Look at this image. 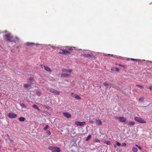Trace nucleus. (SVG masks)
<instances>
[{
    "label": "nucleus",
    "instance_id": "1",
    "mask_svg": "<svg viewBox=\"0 0 152 152\" xmlns=\"http://www.w3.org/2000/svg\"><path fill=\"white\" fill-rule=\"evenodd\" d=\"M5 36L6 37L7 40L10 42H18V37L13 36L10 33H8L5 35Z\"/></svg>",
    "mask_w": 152,
    "mask_h": 152
},
{
    "label": "nucleus",
    "instance_id": "2",
    "mask_svg": "<svg viewBox=\"0 0 152 152\" xmlns=\"http://www.w3.org/2000/svg\"><path fill=\"white\" fill-rule=\"evenodd\" d=\"M46 89L47 90L53 93L55 95H59L60 94L59 91L49 87H46Z\"/></svg>",
    "mask_w": 152,
    "mask_h": 152
},
{
    "label": "nucleus",
    "instance_id": "3",
    "mask_svg": "<svg viewBox=\"0 0 152 152\" xmlns=\"http://www.w3.org/2000/svg\"><path fill=\"white\" fill-rule=\"evenodd\" d=\"M134 120L140 123L144 124L146 123V121L141 117H136L134 118Z\"/></svg>",
    "mask_w": 152,
    "mask_h": 152
},
{
    "label": "nucleus",
    "instance_id": "4",
    "mask_svg": "<svg viewBox=\"0 0 152 152\" xmlns=\"http://www.w3.org/2000/svg\"><path fill=\"white\" fill-rule=\"evenodd\" d=\"M115 118L116 119L119 120L120 122L123 123L126 122V118L124 117H116Z\"/></svg>",
    "mask_w": 152,
    "mask_h": 152
},
{
    "label": "nucleus",
    "instance_id": "5",
    "mask_svg": "<svg viewBox=\"0 0 152 152\" xmlns=\"http://www.w3.org/2000/svg\"><path fill=\"white\" fill-rule=\"evenodd\" d=\"M58 53L63 55H65L67 53H69V54H70L71 53L66 50L65 49H61L60 50V51L58 52Z\"/></svg>",
    "mask_w": 152,
    "mask_h": 152
},
{
    "label": "nucleus",
    "instance_id": "6",
    "mask_svg": "<svg viewBox=\"0 0 152 152\" xmlns=\"http://www.w3.org/2000/svg\"><path fill=\"white\" fill-rule=\"evenodd\" d=\"M86 124V123L85 122H81L77 121L75 122V125L77 126H82L85 125Z\"/></svg>",
    "mask_w": 152,
    "mask_h": 152
},
{
    "label": "nucleus",
    "instance_id": "7",
    "mask_svg": "<svg viewBox=\"0 0 152 152\" xmlns=\"http://www.w3.org/2000/svg\"><path fill=\"white\" fill-rule=\"evenodd\" d=\"M8 116L10 118H16L17 117V115L13 113H10L8 114Z\"/></svg>",
    "mask_w": 152,
    "mask_h": 152
},
{
    "label": "nucleus",
    "instance_id": "8",
    "mask_svg": "<svg viewBox=\"0 0 152 152\" xmlns=\"http://www.w3.org/2000/svg\"><path fill=\"white\" fill-rule=\"evenodd\" d=\"M71 76L70 74L69 73H63L61 75V78L69 77Z\"/></svg>",
    "mask_w": 152,
    "mask_h": 152
},
{
    "label": "nucleus",
    "instance_id": "9",
    "mask_svg": "<svg viewBox=\"0 0 152 152\" xmlns=\"http://www.w3.org/2000/svg\"><path fill=\"white\" fill-rule=\"evenodd\" d=\"M63 72H66L70 74L72 71V69H63L62 70Z\"/></svg>",
    "mask_w": 152,
    "mask_h": 152
},
{
    "label": "nucleus",
    "instance_id": "10",
    "mask_svg": "<svg viewBox=\"0 0 152 152\" xmlns=\"http://www.w3.org/2000/svg\"><path fill=\"white\" fill-rule=\"evenodd\" d=\"M126 124H127L129 126H133L134 125L135 122L133 121L129 122L126 121Z\"/></svg>",
    "mask_w": 152,
    "mask_h": 152
},
{
    "label": "nucleus",
    "instance_id": "11",
    "mask_svg": "<svg viewBox=\"0 0 152 152\" xmlns=\"http://www.w3.org/2000/svg\"><path fill=\"white\" fill-rule=\"evenodd\" d=\"M63 115L64 116L67 118H70L71 117V115L68 113H64Z\"/></svg>",
    "mask_w": 152,
    "mask_h": 152
},
{
    "label": "nucleus",
    "instance_id": "12",
    "mask_svg": "<svg viewBox=\"0 0 152 152\" xmlns=\"http://www.w3.org/2000/svg\"><path fill=\"white\" fill-rule=\"evenodd\" d=\"M60 151L61 150L59 148L56 147L52 152H60Z\"/></svg>",
    "mask_w": 152,
    "mask_h": 152
},
{
    "label": "nucleus",
    "instance_id": "13",
    "mask_svg": "<svg viewBox=\"0 0 152 152\" xmlns=\"http://www.w3.org/2000/svg\"><path fill=\"white\" fill-rule=\"evenodd\" d=\"M96 124L98 125H102V122L100 120H96Z\"/></svg>",
    "mask_w": 152,
    "mask_h": 152
},
{
    "label": "nucleus",
    "instance_id": "14",
    "mask_svg": "<svg viewBox=\"0 0 152 152\" xmlns=\"http://www.w3.org/2000/svg\"><path fill=\"white\" fill-rule=\"evenodd\" d=\"M32 107L34 108L37 110L38 111H40V109H39L38 108V106H37V105L34 104L33 105Z\"/></svg>",
    "mask_w": 152,
    "mask_h": 152
},
{
    "label": "nucleus",
    "instance_id": "15",
    "mask_svg": "<svg viewBox=\"0 0 152 152\" xmlns=\"http://www.w3.org/2000/svg\"><path fill=\"white\" fill-rule=\"evenodd\" d=\"M24 86L25 88H28L31 86V85L28 84H25L24 85Z\"/></svg>",
    "mask_w": 152,
    "mask_h": 152
},
{
    "label": "nucleus",
    "instance_id": "16",
    "mask_svg": "<svg viewBox=\"0 0 152 152\" xmlns=\"http://www.w3.org/2000/svg\"><path fill=\"white\" fill-rule=\"evenodd\" d=\"M128 60H132L133 61H141V60L139 59H135L134 58H130L128 59Z\"/></svg>",
    "mask_w": 152,
    "mask_h": 152
},
{
    "label": "nucleus",
    "instance_id": "17",
    "mask_svg": "<svg viewBox=\"0 0 152 152\" xmlns=\"http://www.w3.org/2000/svg\"><path fill=\"white\" fill-rule=\"evenodd\" d=\"M91 55V54H84L83 55V56L84 57L88 58H90Z\"/></svg>",
    "mask_w": 152,
    "mask_h": 152
},
{
    "label": "nucleus",
    "instance_id": "18",
    "mask_svg": "<svg viewBox=\"0 0 152 152\" xmlns=\"http://www.w3.org/2000/svg\"><path fill=\"white\" fill-rule=\"evenodd\" d=\"M44 69L46 71L51 72V70L49 68V67H44Z\"/></svg>",
    "mask_w": 152,
    "mask_h": 152
},
{
    "label": "nucleus",
    "instance_id": "19",
    "mask_svg": "<svg viewBox=\"0 0 152 152\" xmlns=\"http://www.w3.org/2000/svg\"><path fill=\"white\" fill-rule=\"evenodd\" d=\"M35 44L34 43H32V42H28L26 43V45L27 46H31V45H34Z\"/></svg>",
    "mask_w": 152,
    "mask_h": 152
},
{
    "label": "nucleus",
    "instance_id": "20",
    "mask_svg": "<svg viewBox=\"0 0 152 152\" xmlns=\"http://www.w3.org/2000/svg\"><path fill=\"white\" fill-rule=\"evenodd\" d=\"M55 147H53V146H50L48 147V148L49 150H51L52 152L53 151L54 149V148H55Z\"/></svg>",
    "mask_w": 152,
    "mask_h": 152
},
{
    "label": "nucleus",
    "instance_id": "21",
    "mask_svg": "<svg viewBox=\"0 0 152 152\" xmlns=\"http://www.w3.org/2000/svg\"><path fill=\"white\" fill-rule=\"evenodd\" d=\"M75 98L77 100H80L81 99V97L78 95L76 94L75 95Z\"/></svg>",
    "mask_w": 152,
    "mask_h": 152
},
{
    "label": "nucleus",
    "instance_id": "22",
    "mask_svg": "<svg viewBox=\"0 0 152 152\" xmlns=\"http://www.w3.org/2000/svg\"><path fill=\"white\" fill-rule=\"evenodd\" d=\"M19 120L21 121H23L25 120V118L24 117H21L19 118Z\"/></svg>",
    "mask_w": 152,
    "mask_h": 152
},
{
    "label": "nucleus",
    "instance_id": "23",
    "mask_svg": "<svg viewBox=\"0 0 152 152\" xmlns=\"http://www.w3.org/2000/svg\"><path fill=\"white\" fill-rule=\"evenodd\" d=\"M132 150L134 152H137L138 151V149L137 148L135 147H134L132 148Z\"/></svg>",
    "mask_w": 152,
    "mask_h": 152
},
{
    "label": "nucleus",
    "instance_id": "24",
    "mask_svg": "<svg viewBox=\"0 0 152 152\" xmlns=\"http://www.w3.org/2000/svg\"><path fill=\"white\" fill-rule=\"evenodd\" d=\"M28 80L29 82H31L34 80V79L32 77H30L28 78Z\"/></svg>",
    "mask_w": 152,
    "mask_h": 152
},
{
    "label": "nucleus",
    "instance_id": "25",
    "mask_svg": "<svg viewBox=\"0 0 152 152\" xmlns=\"http://www.w3.org/2000/svg\"><path fill=\"white\" fill-rule=\"evenodd\" d=\"M104 143L108 145H110V142L108 140H105L104 141Z\"/></svg>",
    "mask_w": 152,
    "mask_h": 152
},
{
    "label": "nucleus",
    "instance_id": "26",
    "mask_svg": "<svg viewBox=\"0 0 152 152\" xmlns=\"http://www.w3.org/2000/svg\"><path fill=\"white\" fill-rule=\"evenodd\" d=\"M89 58H91L92 60H94L96 58L94 56L91 54L90 57Z\"/></svg>",
    "mask_w": 152,
    "mask_h": 152
},
{
    "label": "nucleus",
    "instance_id": "27",
    "mask_svg": "<svg viewBox=\"0 0 152 152\" xmlns=\"http://www.w3.org/2000/svg\"><path fill=\"white\" fill-rule=\"evenodd\" d=\"M144 98L143 97H140L139 99V101L141 102H142L144 101Z\"/></svg>",
    "mask_w": 152,
    "mask_h": 152
},
{
    "label": "nucleus",
    "instance_id": "28",
    "mask_svg": "<svg viewBox=\"0 0 152 152\" xmlns=\"http://www.w3.org/2000/svg\"><path fill=\"white\" fill-rule=\"evenodd\" d=\"M36 94L38 96H40L41 95V92L38 91H37Z\"/></svg>",
    "mask_w": 152,
    "mask_h": 152
},
{
    "label": "nucleus",
    "instance_id": "29",
    "mask_svg": "<svg viewBox=\"0 0 152 152\" xmlns=\"http://www.w3.org/2000/svg\"><path fill=\"white\" fill-rule=\"evenodd\" d=\"M91 136L90 135H89L87 137V138L86 139V141H88L91 138Z\"/></svg>",
    "mask_w": 152,
    "mask_h": 152
},
{
    "label": "nucleus",
    "instance_id": "30",
    "mask_svg": "<svg viewBox=\"0 0 152 152\" xmlns=\"http://www.w3.org/2000/svg\"><path fill=\"white\" fill-rule=\"evenodd\" d=\"M20 104L22 107L24 108L26 107V105L23 103H20Z\"/></svg>",
    "mask_w": 152,
    "mask_h": 152
},
{
    "label": "nucleus",
    "instance_id": "31",
    "mask_svg": "<svg viewBox=\"0 0 152 152\" xmlns=\"http://www.w3.org/2000/svg\"><path fill=\"white\" fill-rule=\"evenodd\" d=\"M49 128V126L48 125H47L46 126L44 127V130H46L47 129H48Z\"/></svg>",
    "mask_w": 152,
    "mask_h": 152
},
{
    "label": "nucleus",
    "instance_id": "32",
    "mask_svg": "<svg viewBox=\"0 0 152 152\" xmlns=\"http://www.w3.org/2000/svg\"><path fill=\"white\" fill-rule=\"evenodd\" d=\"M136 86H137V87H138L140 88H143V86H142V85H136Z\"/></svg>",
    "mask_w": 152,
    "mask_h": 152
},
{
    "label": "nucleus",
    "instance_id": "33",
    "mask_svg": "<svg viewBox=\"0 0 152 152\" xmlns=\"http://www.w3.org/2000/svg\"><path fill=\"white\" fill-rule=\"evenodd\" d=\"M46 133L48 135H50L51 134L49 130H47L46 131Z\"/></svg>",
    "mask_w": 152,
    "mask_h": 152
},
{
    "label": "nucleus",
    "instance_id": "34",
    "mask_svg": "<svg viewBox=\"0 0 152 152\" xmlns=\"http://www.w3.org/2000/svg\"><path fill=\"white\" fill-rule=\"evenodd\" d=\"M76 94H75L73 93H72L71 94V95L72 97H75V95Z\"/></svg>",
    "mask_w": 152,
    "mask_h": 152
},
{
    "label": "nucleus",
    "instance_id": "35",
    "mask_svg": "<svg viewBox=\"0 0 152 152\" xmlns=\"http://www.w3.org/2000/svg\"><path fill=\"white\" fill-rule=\"evenodd\" d=\"M116 145H118V146H120L121 145V143H119V142H116Z\"/></svg>",
    "mask_w": 152,
    "mask_h": 152
},
{
    "label": "nucleus",
    "instance_id": "36",
    "mask_svg": "<svg viewBox=\"0 0 152 152\" xmlns=\"http://www.w3.org/2000/svg\"><path fill=\"white\" fill-rule=\"evenodd\" d=\"M115 71H116V72H118L119 70V69L118 68H117L116 67H115Z\"/></svg>",
    "mask_w": 152,
    "mask_h": 152
},
{
    "label": "nucleus",
    "instance_id": "37",
    "mask_svg": "<svg viewBox=\"0 0 152 152\" xmlns=\"http://www.w3.org/2000/svg\"><path fill=\"white\" fill-rule=\"evenodd\" d=\"M115 69V67H111V68L110 69L112 71H114Z\"/></svg>",
    "mask_w": 152,
    "mask_h": 152
},
{
    "label": "nucleus",
    "instance_id": "38",
    "mask_svg": "<svg viewBox=\"0 0 152 152\" xmlns=\"http://www.w3.org/2000/svg\"><path fill=\"white\" fill-rule=\"evenodd\" d=\"M103 85L104 86H107L108 84V83H103Z\"/></svg>",
    "mask_w": 152,
    "mask_h": 152
},
{
    "label": "nucleus",
    "instance_id": "39",
    "mask_svg": "<svg viewBox=\"0 0 152 152\" xmlns=\"http://www.w3.org/2000/svg\"><path fill=\"white\" fill-rule=\"evenodd\" d=\"M122 145L123 146H125L126 145V144L124 142L122 143Z\"/></svg>",
    "mask_w": 152,
    "mask_h": 152
},
{
    "label": "nucleus",
    "instance_id": "40",
    "mask_svg": "<svg viewBox=\"0 0 152 152\" xmlns=\"http://www.w3.org/2000/svg\"><path fill=\"white\" fill-rule=\"evenodd\" d=\"M95 142H100V140L98 139H96L95 140Z\"/></svg>",
    "mask_w": 152,
    "mask_h": 152
},
{
    "label": "nucleus",
    "instance_id": "41",
    "mask_svg": "<svg viewBox=\"0 0 152 152\" xmlns=\"http://www.w3.org/2000/svg\"><path fill=\"white\" fill-rule=\"evenodd\" d=\"M138 148H139L140 150L142 149V148L140 146H138Z\"/></svg>",
    "mask_w": 152,
    "mask_h": 152
},
{
    "label": "nucleus",
    "instance_id": "42",
    "mask_svg": "<svg viewBox=\"0 0 152 152\" xmlns=\"http://www.w3.org/2000/svg\"><path fill=\"white\" fill-rule=\"evenodd\" d=\"M149 88L151 90V91H152V87L151 86L149 87Z\"/></svg>",
    "mask_w": 152,
    "mask_h": 152
},
{
    "label": "nucleus",
    "instance_id": "43",
    "mask_svg": "<svg viewBox=\"0 0 152 152\" xmlns=\"http://www.w3.org/2000/svg\"><path fill=\"white\" fill-rule=\"evenodd\" d=\"M8 139L11 142H12L13 141V140H11L10 138H9Z\"/></svg>",
    "mask_w": 152,
    "mask_h": 152
},
{
    "label": "nucleus",
    "instance_id": "44",
    "mask_svg": "<svg viewBox=\"0 0 152 152\" xmlns=\"http://www.w3.org/2000/svg\"><path fill=\"white\" fill-rule=\"evenodd\" d=\"M97 87H98V88H101V86L100 85L99 86H98Z\"/></svg>",
    "mask_w": 152,
    "mask_h": 152
},
{
    "label": "nucleus",
    "instance_id": "45",
    "mask_svg": "<svg viewBox=\"0 0 152 152\" xmlns=\"http://www.w3.org/2000/svg\"><path fill=\"white\" fill-rule=\"evenodd\" d=\"M90 122L91 123H93V120L90 121Z\"/></svg>",
    "mask_w": 152,
    "mask_h": 152
},
{
    "label": "nucleus",
    "instance_id": "46",
    "mask_svg": "<svg viewBox=\"0 0 152 152\" xmlns=\"http://www.w3.org/2000/svg\"><path fill=\"white\" fill-rule=\"evenodd\" d=\"M135 146H137V147H138V146H139L138 145H135Z\"/></svg>",
    "mask_w": 152,
    "mask_h": 152
},
{
    "label": "nucleus",
    "instance_id": "47",
    "mask_svg": "<svg viewBox=\"0 0 152 152\" xmlns=\"http://www.w3.org/2000/svg\"><path fill=\"white\" fill-rule=\"evenodd\" d=\"M114 147H115H115H116V145H114Z\"/></svg>",
    "mask_w": 152,
    "mask_h": 152
},
{
    "label": "nucleus",
    "instance_id": "48",
    "mask_svg": "<svg viewBox=\"0 0 152 152\" xmlns=\"http://www.w3.org/2000/svg\"><path fill=\"white\" fill-rule=\"evenodd\" d=\"M151 63H152V62H151Z\"/></svg>",
    "mask_w": 152,
    "mask_h": 152
}]
</instances>
